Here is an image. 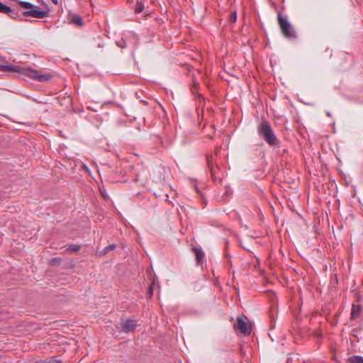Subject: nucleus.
Segmentation results:
<instances>
[{
	"mask_svg": "<svg viewBox=\"0 0 363 363\" xmlns=\"http://www.w3.org/2000/svg\"><path fill=\"white\" fill-rule=\"evenodd\" d=\"M257 133L269 145L275 146L278 143V139L274 134L271 125L267 121H262L257 127Z\"/></svg>",
	"mask_w": 363,
	"mask_h": 363,
	"instance_id": "obj_1",
	"label": "nucleus"
},
{
	"mask_svg": "<svg viewBox=\"0 0 363 363\" xmlns=\"http://www.w3.org/2000/svg\"><path fill=\"white\" fill-rule=\"evenodd\" d=\"M278 22L281 30L283 35L290 40H294L297 38L296 33L286 18L281 15H278Z\"/></svg>",
	"mask_w": 363,
	"mask_h": 363,
	"instance_id": "obj_2",
	"label": "nucleus"
},
{
	"mask_svg": "<svg viewBox=\"0 0 363 363\" xmlns=\"http://www.w3.org/2000/svg\"><path fill=\"white\" fill-rule=\"evenodd\" d=\"M247 319L246 316L238 317L236 323L234 325L235 330H240V332L245 335H250L251 333V328L248 325L245 321Z\"/></svg>",
	"mask_w": 363,
	"mask_h": 363,
	"instance_id": "obj_3",
	"label": "nucleus"
},
{
	"mask_svg": "<svg viewBox=\"0 0 363 363\" xmlns=\"http://www.w3.org/2000/svg\"><path fill=\"white\" fill-rule=\"evenodd\" d=\"M24 72L26 75L30 78L35 79L39 82H46L51 78V75L50 74H39L36 70L31 68L24 69Z\"/></svg>",
	"mask_w": 363,
	"mask_h": 363,
	"instance_id": "obj_4",
	"label": "nucleus"
},
{
	"mask_svg": "<svg viewBox=\"0 0 363 363\" xmlns=\"http://www.w3.org/2000/svg\"><path fill=\"white\" fill-rule=\"evenodd\" d=\"M0 13L7 14L13 19H19L21 17L18 11L0 1Z\"/></svg>",
	"mask_w": 363,
	"mask_h": 363,
	"instance_id": "obj_5",
	"label": "nucleus"
},
{
	"mask_svg": "<svg viewBox=\"0 0 363 363\" xmlns=\"http://www.w3.org/2000/svg\"><path fill=\"white\" fill-rule=\"evenodd\" d=\"M25 69H21L19 66L12 65H2L0 71L1 72H13L17 74H26Z\"/></svg>",
	"mask_w": 363,
	"mask_h": 363,
	"instance_id": "obj_6",
	"label": "nucleus"
},
{
	"mask_svg": "<svg viewBox=\"0 0 363 363\" xmlns=\"http://www.w3.org/2000/svg\"><path fill=\"white\" fill-rule=\"evenodd\" d=\"M137 323L135 320L128 319L123 322L122 330L124 332H132L136 328Z\"/></svg>",
	"mask_w": 363,
	"mask_h": 363,
	"instance_id": "obj_7",
	"label": "nucleus"
},
{
	"mask_svg": "<svg viewBox=\"0 0 363 363\" xmlns=\"http://www.w3.org/2000/svg\"><path fill=\"white\" fill-rule=\"evenodd\" d=\"M193 250L196 255V259L198 264H201L204 259L205 253L201 248L194 247Z\"/></svg>",
	"mask_w": 363,
	"mask_h": 363,
	"instance_id": "obj_8",
	"label": "nucleus"
},
{
	"mask_svg": "<svg viewBox=\"0 0 363 363\" xmlns=\"http://www.w3.org/2000/svg\"><path fill=\"white\" fill-rule=\"evenodd\" d=\"M69 23L72 24H76L77 26H82L84 24V22L80 17V16L77 14H72L69 16Z\"/></svg>",
	"mask_w": 363,
	"mask_h": 363,
	"instance_id": "obj_9",
	"label": "nucleus"
},
{
	"mask_svg": "<svg viewBox=\"0 0 363 363\" xmlns=\"http://www.w3.org/2000/svg\"><path fill=\"white\" fill-rule=\"evenodd\" d=\"M116 245L115 244H111V245H108L107 246H106L105 247L103 248V250L101 251H100L99 254L100 255H106L110 250H113L114 249H116Z\"/></svg>",
	"mask_w": 363,
	"mask_h": 363,
	"instance_id": "obj_10",
	"label": "nucleus"
},
{
	"mask_svg": "<svg viewBox=\"0 0 363 363\" xmlns=\"http://www.w3.org/2000/svg\"><path fill=\"white\" fill-rule=\"evenodd\" d=\"M206 159H207V163H208V168L210 169V171L211 173V176H212L213 179H215V169L213 167L212 157L210 156H208Z\"/></svg>",
	"mask_w": 363,
	"mask_h": 363,
	"instance_id": "obj_11",
	"label": "nucleus"
},
{
	"mask_svg": "<svg viewBox=\"0 0 363 363\" xmlns=\"http://www.w3.org/2000/svg\"><path fill=\"white\" fill-rule=\"evenodd\" d=\"M62 262V259L59 257H52L49 260V264L50 266H59Z\"/></svg>",
	"mask_w": 363,
	"mask_h": 363,
	"instance_id": "obj_12",
	"label": "nucleus"
},
{
	"mask_svg": "<svg viewBox=\"0 0 363 363\" xmlns=\"http://www.w3.org/2000/svg\"><path fill=\"white\" fill-rule=\"evenodd\" d=\"M61 362V359H59L57 357L54 356L50 357L48 359L44 360L42 363H60Z\"/></svg>",
	"mask_w": 363,
	"mask_h": 363,
	"instance_id": "obj_13",
	"label": "nucleus"
},
{
	"mask_svg": "<svg viewBox=\"0 0 363 363\" xmlns=\"http://www.w3.org/2000/svg\"><path fill=\"white\" fill-rule=\"evenodd\" d=\"M81 249V246L76 244H71L67 247V250L71 252H77Z\"/></svg>",
	"mask_w": 363,
	"mask_h": 363,
	"instance_id": "obj_14",
	"label": "nucleus"
},
{
	"mask_svg": "<svg viewBox=\"0 0 363 363\" xmlns=\"http://www.w3.org/2000/svg\"><path fill=\"white\" fill-rule=\"evenodd\" d=\"M144 4L142 2H137L135 7V13H140L144 10Z\"/></svg>",
	"mask_w": 363,
	"mask_h": 363,
	"instance_id": "obj_15",
	"label": "nucleus"
},
{
	"mask_svg": "<svg viewBox=\"0 0 363 363\" xmlns=\"http://www.w3.org/2000/svg\"><path fill=\"white\" fill-rule=\"evenodd\" d=\"M351 363H363V357L361 356H354L350 358Z\"/></svg>",
	"mask_w": 363,
	"mask_h": 363,
	"instance_id": "obj_16",
	"label": "nucleus"
},
{
	"mask_svg": "<svg viewBox=\"0 0 363 363\" xmlns=\"http://www.w3.org/2000/svg\"><path fill=\"white\" fill-rule=\"evenodd\" d=\"M230 21L232 22H235L237 21V13L235 11L230 14Z\"/></svg>",
	"mask_w": 363,
	"mask_h": 363,
	"instance_id": "obj_17",
	"label": "nucleus"
},
{
	"mask_svg": "<svg viewBox=\"0 0 363 363\" xmlns=\"http://www.w3.org/2000/svg\"><path fill=\"white\" fill-rule=\"evenodd\" d=\"M148 295L150 297L152 296L153 295V286L152 285L149 286Z\"/></svg>",
	"mask_w": 363,
	"mask_h": 363,
	"instance_id": "obj_18",
	"label": "nucleus"
},
{
	"mask_svg": "<svg viewBox=\"0 0 363 363\" xmlns=\"http://www.w3.org/2000/svg\"><path fill=\"white\" fill-rule=\"evenodd\" d=\"M25 96H26V97H28V98H33V100H34L35 101H37L38 103H43V102H44V101H42V100H39V99H35V98H33V97L32 96H30V95L26 94Z\"/></svg>",
	"mask_w": 363,
	"mask_h": 363,
	"instance_id": "obj_19",
	"label": "nucleus"
},
{
	"mask_svg": "<svg viewBox=\"0 0 363 363\" xmlns=\"http://www.w3.org/2000/svg\"><path fill=\"white\" fill-rule=\"evenodd\" d=\"M305 104H311V103L309 101H303V99H300Z\"/></svg>",
	"mask_w": 363,
	"mask_h": 363,
	"instance_id": "obj_20",
	"label": "nucleus"
},
{
	"mask_svg": "<svg viewBox=\"0 0 363 363\" xmlns=\"http://www.w3.org/2000/svg\"><path fill=\"white\" fill-rule=\"evenodd\" d=\"M54 4H58V0H50Z\"/></svg>",
	"mask_w": 363,
	"mask_h": 363,
	"instance_id": "obj_21",
	"label": "nucleus"
},
{
	"mask_svg": "<svg viewBox=\"0 0 363 363\" xmlns=\"http://www.w3.org/2000/svg\"><path fill=\"white\" fill-rule=\"evenodd\" d=\"M355 332H356V331H355L354 330H352V335H354V336H355V337H357V335H356Z\"/></svg>",
	"mask_w": 363,
	"mask_h": 363,
	"instance_id": "obj_22",
	"label": "nucleus"
},
{
	"mask_svg": "<svg viewBox=\"0 0 363 363\" xmlns=\"http://www.w3.org/2000/svg\"><path fill=\"white\" fill-rule=\"evenodd\" d=\"M326 115H327L328 116L330 117V116H331V113H330V111H327V112H326Z\"/></svg>",
	"mask_w": 363,
	"mask_h": 363,
	"instance_id": "obj_23",
	"label": "nucleus"
},
{
	"mask_svg": "<svg viewBox=\"0 0 363 363\" xmlns=\"http://www.w3.org/2000/svg\"><path fill=\"white\" fill-rule=\"evenodd\" d=\"M194 187L195 190H196L197 192H199V190L198 187H197L196 185H194Z\"/></svg>",
	"mask_w": 363,
	"mask_h": 363,
	"instance_id": "obj_24",
	"label": "nucleus"
},
{
	"mask_svg": "<svg viewBox=\"0 0 363 363\" xmlns=\"http://www.w3.org/2000/svg\"><path fill=\"white\" fill-rule=\"evenodd\" d=\"M354 314V307H353L352 308V314H351L352 317H353Z\"/></svg>",
	"mask_w": 363,
	"mask_h": 363,
	"instance_id": "obj_25",
	"label": "nucleus"
},
{
	"mask_svg": "<svg viewBox=\"0 0 363 363\" xmlns=\"http://www.w3.org/2000/svg\"><path fill=\"white\" fill-rule=\"evenodd\" d=\"M291 361V358H288L286 363H290Z\"/></svg>",
	"mask_w": 363,
	"mask_h": 363,
	"instance_id": "obj_26",
	"label": "nucleus"
},
{
	"mask_svg": "<svg viewBox=\"0 0 363 363\" xmlns=\"http://www.w3.org/2000/svg\"><path fill=\"white\" fill-rule=\"evenodd\" d=\"M118 45L119 47L122 48L125 47V46L121 45H120V44H118Z\"/></svg>",
	"mask_w": 363,
	"mask_h": 363,
	"instance_id": "obj_27",
	"label": "nucleus"
}]
</instances>
